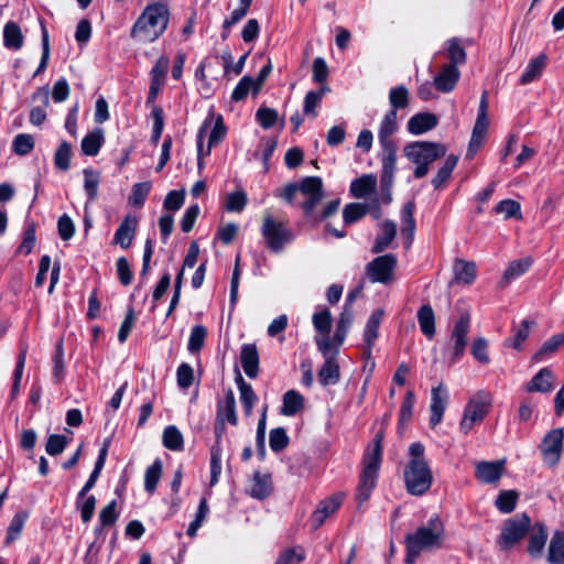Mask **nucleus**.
Masks as SVG:
<instances>
[{
	"label": "nucleus",
	"instance_id": "f03ea898",
	"mask_svg": "<svg viewBox=\"0 0 564 564\" xmlns=\"http://www.w3.org/2000/svg\"><path fill=\"white\" fill-rule=\"evenodd\" d=\"M444 524L441 518L435 514L429 519L426 524L419 527L413 533L405 535V564H414L420 554L424 551L441 549L444 542Z\"/></svg>",
	"mask_w": 564,
	"mask_h": 564
},
{
	"label": "nucleus",
	"instance_id": "de8ad7c7",
	"mask_svg": "<svg viewBox=\"0 0 564 564\" xmlns=\"http://www.w3.org/2000/svg\"><path fill=\"white\" fill-rule=\"evenodd\" d=\"M368 214V204H361V203H350L347 204L344 207L343 210V218L345 225L349 226L358 220H360L362 217H365Z\"/></svg>",
	"mask_w": 564,
	"mask_h": 564
},
{
	"label": "nucleus",
	"instance_id": "7c9ffc66",
	"mask_svg": "<svg viewBox=\"0 0 564 564\" xmlns=\"http://www.w3.org/2000/svg\"><path fill=\"white\" fill-rule=\"evenodd\" d=\"M376 188L377 177L366 174L351 182L350 194L356 198H362L369 194L376 193Z\"/></svg>",
	"mask_w": 564,
	"mask_h": 564
},
{
	"label": "nucleus",
	"instance_id": "09e8293b",
	"mask_svg": "<svg viewBox=\"0 0 564 564\" xmlns=\"http://www.w3.org/2000/svg\"><path fill=\"white\" fill-rule=\"evenodd\" d=\"M519 494L516 490H502L498 495L495 506L501 513H510L516 509Z\"/></svg>",
	"mask_w": 564,
	"mask_h": 564
},
{
	"label": "nucleus",
	"instance_id": "0e129e2a",
	"mask_svg": "<svg viewBox=\"0 0 564 564\" xmlns=\"http://www.w3.org/2000/svg\"><path fill=\"white\" fill-rule=\"evenodd\" d=\"M68 444V438L62 434H52L47 437L45 451L51 456H57L64 452Z\"/></svg>",
	"mask_w": 564,
	"mask_h": 564
},
{
	"label": "nucleus",
	"instance_id": "a878e982",
	"mask_svg": "<svg viewBox=\"0 0 564 564\" xmlns=\"http://www.w3.org/2000/svg\"><path fill=\"white\" fill-rule=\"evenodd\" d=\"M216 417L221 419L223 422H228L234 426L238 424L236 399L231 389L225 393L224 400L218 402Z\"/></svg>",
	"mask_w": 564,
	"mask_h": 564
},
{
	"label": "nucleus",
	"instance_id": "39448f33",
	"mask_svg": "<svg viewBox=\"0 0 564 564\" xmlns=\"http://www.w3.org/2000/svg\"><path fill=\"white\" fill-rule=\"evenodd\" d=\"M446 153L445 145L429 141H416L404 148V155L416 167L413 172L415 178H422L429 173V166Z\"/></svg>",
	"mask_w": 564,
	"mask_h": 564
},
{
	"label": "nucleus",
	"instance_id": "6ab92c4d",
	"mask_svg": "<svg viewBox=\"0 0 564 564\" xmlns=\"http://www.w3.org/2000/svg\"><path fill=\"white\" fill-rule=\"evenodd\" d=\"M384 315V311L382 308L375 310L371 315L369 316L365 330H364V340H365V350L364 354L367 357L371 356L372 347L376 344V340L378 338V330L379 326L381 324L382 317Z\"/></svg>",
	"mask_w": 564,
	"mask_h": 564
},
{
	"label": "nucleus",
	"instance_id": "f257e3e1",
	"mask_svg": "<svg viewBox=\"0 0 564 564\" xmlns=\"http://www.w3.org/2000/svg\"><path fill=\"white\" fill-rule=\"evenodd\" d=\"M170 15L169 6L165 2L148 3L131 28V39L140 43L155 42L166 31Z\"/></svg>",
	"mask_w": 564,
	"mask_h": 564
},
{
	"label": "nucleus",
	"instance_id": "c85d7f7f",
	"mask_svg": "<svg viewBox=\"0 0 564 564\" xmlns=\"http://www.w3.org/2000/svg\"><path fill=\"white\" fill-rule=\"evenodd\" d=\"M317 378L323 387L334 386L340 379V369L335 358H327L321 369L318 370Z\"/></svg>",
	"mask_w": 564,
	"mask_h": 564
},
{
	"label": "nucleus",
	"instance_id": "864d4df0",
	"mask_svg": "<svg viewBox=\"0 0 564 564\" xmlns=\"http://www.w3.org/2000/svg\"><path fill=\"white\" fill-rule=\"evenodd\" d=\"M170 67V58L166 55H162L158 58L150 72V79L152 84L164 85L166 74Z\"/></svg>",
	"mask_w": 564,
	"mask_h": 564
},
{
	"label": "nucleus",
	"instance_id": "3c124183",
	"mask_svg": "<svg viewBox=\"0 0 564 564\" xmlns=\"http://www.w3.org/2000/svg\"><path fill=\"white\" fill-rule=\"evenodd\" d=\"M390 110L397 112L398 109H403L409 105V90L404 85L393 87L389 91Z\"/></svg>",
	"mask_w": 564,
	"mask_h": 564
},
{
	"label": "nucleus",
	"instance_id": "dca6fc26",
	"mask_svg": "<svg viewBox=\"0 0 564 564\" xmlns=\"http://www.w3.org/2000/svg\"><path fill=\"white\" fill-rule=\"evenodd\" d=\"M448 400V393L447 389L443 384H438L437 387L433 388L431 391V417H430V425L432 429H434L436 425H438L442 420L443 415L447 405Z\"/></svg>",
	"mask_w": 564,
	"mask_h": 564
},
{
	"label": "nucleus",
	"instance_id": "f3484780",
	"mask_svg": "<svg viewBox=\"0 0 564 564\" xmlns=\"http://www.w3.org/2000/svg\"><path fill=\"white\" fill-rule=\"evenodd\" d=\"M459 77L458 67H455L454 64H443L440 73L433 79V85L437 91L448 94L456 87Z\"/></svg>",
	"mask_w": 564,
	"mask_h": 564
},
{
	"label": "nucleus",
	"instance_id": "9b49d317",
	"mask_svg": "<svg viewBox=\"0 0 564 564\" xmlns=\"http://www.w3.org/2000/svg\"><path fill=\"white\" fill-rule=\"evenodd\" d=\"M469 328L470 315L469 313H463L456 321L451 334V365L456 364L463 357L467 346Z\"/></svg>",
	"mask_w": 564,
	"mask_h": 564
},
{
	"label": "nucleus",
	"instance_id": "bf43d9fd",
	"mask_svg": "<svg viewBox=\"0 0 564 564\" xmlns=\"http://www.w3.org/2000/svg\"><path fill=\"white\" fill-rule=\"evenodd\" d=\"M447 57L449 59L448 64H454L455 67H458V65L466 62V52L460 46L459 41L455 37L447 42Z\"/></svg>",
	"mask_w": 564,
	"mask_h": 564
},
{
	"label": "nucleus",
	"instance_id": "603ef678",
	"mask_svg": "<svg viewBox=\"0 0 564 564\" xmlns=\"http://www.w3.org/2000/svg\"><path fill=\"white\" fill-rule=\"evenodd\" d=\"M72 145L63 141L54 153V165L57 170L67 171L70 166Z\"/></svg>",
	"mask_w": 564,
	"mask_h": 564
},
{
	"label": "nucleus",
	"instance_id": "4be33fe9",
	"mask_svg": "<svg viewBox=\"0 0 564 564\" xmlns=\"http://www.w3.org/2000/svg\"><path fill=\"white\" fill-rule=\"evenodd\" d=\"M415 210L414 202L404 204L401 210V234L405 238L404 247L409 249L414 240L415 220L413 217Z\"/></svg>",
	"mask_w": 564,
	"mask_h": 564
},
{
	"label": "nucleus",
	"instance_id": "ea45409f",
	"mask_svg": "<svg viewBox=\"0 0 564 564\" xmlns=\"http://www.w3.org/2000/svg\"><path fill=\"white\" fill-rule=\"evenodd\" d=\"M547 561L551 564H564V531H555L549 545Z\"/></svg>",
	"mask_w": 564,
	"mask_h": 564
},
{
	"label": "nucleus",
	"instance_id": "49530a36",
	"mask_svg": "<svg viewBox=\"0 0 564 564\" xmlns=\"http://www.w3.org/2000/svg\"><path fill=\"white\" fill-rule=\"evenodd\" d=\"M352 319H354L352 311L347 308V306L344 307L343 312L340 313L339 319L337 322L336 330L334 334V341L337 347H339L344 343L346 335L348 333V329L352 323Z\"/></svg>",
	"mask_w": 564,
	"mask_h": 564
},
{
	"label": "nucleus",
	"instance_id": "774afa93",
	"mask_svg": "<svg viewBox=\"0 0 564 564\" xmlns=\"http://www.w3.org/2000/svg\"><path fill=\"white\" fill-rule=\"evenodd\" d=\"M313 325L316 332L327 335L332 328V315L328 308H324L313 315Z\"/></svg>",
	"mask_w": 564,
	"mask_h": 564
},
{
	"label": "nucleus",
	"instance_id": "a19ab883",
	"mask_svg": "<svg viewBox=\"0 0 564 564\" xmlns=\"http://www.w3.org/2000/svg\"><path fill=\"white\" fill-rule=\"evenodd\" d=\"M163 471V464L160 458H156L152 465H150L144 473V489L149 494H153L156 490L158 484L161 479Z\"/></svg>",
	"mask_w": 564,
	"mask_h": 564
},
{
	"label": "nucleus",
	"instance_id": "4468645a",
	"mask_svg": "<svg viewBox=\"0 0 564 564\" xmlns=\"http://www.w3.org/2000/svg\"><path fill=\"white\" fill-rule=\"evenodd\" d=\"M344 495L336 492L333 496L322 500L316 509L313 511L310 522L314 530L318 529L324 524L326 519L330 517L341 506Z\"/></svg>",
	"mask_w": 564,
	"mask_h": 564
},
{
	"label": "nucleus",
	"instance_id": "338daca9",
	"mask_svg": "<svg viewBox=\"0 0 564 564\" xmlns=\"http://www.w3.org/2000/svg\"><path fill=\"white\" fill-rule=\"evenodd\" d=\"M305 560V553L302 547H288L283 550L274 564H293L294 562L301 563Z\"/></svg>",
	"mask_w": 564,
	"mask_h": 564
},
{
	"label": "nucleus",
	"instance_id": "2eb2a0df",
	"mask_svg": "<svg viewBox=\"0 0 564 564\" xmlns=\"http://www.w3.org/2000/svg\"><path fill=\"white\" fill-rule=\"evenodd\" d=\"M505 464L506 462L503 459L495 462H479L476 465L475 476L484 484H497L505 471Z\"/></svg>",
	"mask_w": 564,
	"mask_h": 564
},
{
	"label": "nucleus",
	"instance_id": "4d7b16f0",
	"mask_svg": "<svg viewBox=\"0 0 564 564\" xmlns=\"http://www.w3.org/2000/svg\"><path fill=\"white\" fill-rule=\"evenodd\" d=\"M207 336V329L203 325H195L193 326L188 343H187V349L191 354L198 352L205 343Z\"/></svg>",
	"mask_w": 564,
	"mask_h": 564
},
{
	"label": "nucleus",
	"instance_id": "e2e57ef3",
	"mask_svg": "<svg viewBox=\"0 0 564 564\" xmlns=\"http://www.w3.org/2000/svg\"><path fill=\"white\" fill-rule=\"evenodd\" d=\"M34 149V139L31 134L20 133L14 137L12 150L18 155H26Z\"/></svg>",
	"mask_w": 564,
	"mask_h": 564
},
{
	"label": "nucleus",
	"instance_id": "72a5a7b5",
	"mask_svg": "<svg viewBox=\"0 0 564 564\" xmlns=\"http://www.w3.org/2000/svg\"><path fill=\"white\" fill-rule=\"evenodd\" d=\"M547 540V531L544 524L536 523L530 535L528 552L532 557L541 555Z\"/></svg>",
	"mask_w": 564,
	"mask_h": 564
},
{
	"label": "nucleus",
	"instance_id": "f8f14e48",
	"mask_svg": "<svg viewBox=\"0 0 564 564\" xmlns=\"http://www.w3.org/2000/svg\"><path fill=\"white\" fill-rule=\"evenodd\" d=\"M299 186V192L306 196L301 204L305 216H313V210L323 198V182L318 176L304 177Z\"/></svg>",
	"mask_w": 564,
	"mask_h": 564
},
{
	"label": "nucleus",
	"instance_id": "423d86ee",
	"mask_svg": "<svg viewBox=\"0 0 564 564\" xmlns=\"http://www.w3.org/2000/svg\"><path fill=\"white\" fill-rule=\"evenodd\" d=\"M261 235L265 247L274 253L281 252L294 238L289 223L278 220L271 215L263 218Z\"/></svg>",
	"mask_w": 564,
	"mask_h": 564
},
{
	"label": "nucleus",
	"instance_id": "b1692460",
	"mask_svg": "<svg viewBox=\"0 0 564 564\" xmlns=\"http://www.w3.org/2000/svg\"><path fill=\"white\" fill-rule=\"evenodd\" d=\"M488 126V118L477 117L466 153L467 159H473L475 154L478 152V150L482 147L487 134Z\"/></svg>",
	"mask_w": 564,
	"mask_h": 564
},
{
	"label": "nucleus",
	"instance_id": "a18cd8bd",
	"mask_svg": "<svg viewBox=\"0 0 564 564\" xmlns=\"http://www.w3.org/2000/svg\"><path fill=\"white\" fill-rule=\"evenodd\" d=\"M329 88L322 86L318 90H310L306 93L303 102V111L307 116L316 117V108L321 105L322 99Z\"/></svg>",
	"mask_w": 564,
	"mask_h": 564
},
{
	"label": "nucleus",
	"instance_id": "2f4dec72",
	"mask_svg": "<svg viewBox=\"0 0 564 564\" xmlns=\"http://www.w3.org/2000/svg\"><path fill=\"white\" fill-rule=\"evenodd\" d=\"M546 65V56L545 54H540L536 57L530 59L528 63L525 70L522 73L520 77L521 85H528L536 79H539L542 75V72Z\"/></svg>",
	"mask_w": 564,
	"mask_h": 564
},
{
	"label": "nucleus",
	"instance_id": "ddd939ff",
	"mask_svg": "<svg viewBox=\"0 0 564 564\" xmlns=\"http://www.w3.org/2000/svg\"><path fill=\"white\" fill-rule=\"evenodd\" d=\"M563 429L551 430L543 437L540 444V451L547 466L554 467L558 464L563 449Z\"/></svg>",
	"mask_w": 564,
	"mask_h": 564
},
{
	"label": "nucleus",
	"instance_id": "79ce46f5",
	"mask_svg": "<svg viewBox=\"0 0 564 564\" xmlns=\"http://www.w3.org/2000/svg\"><path fill=\"white\" fill-rule=\"evenodd\" d=\"M533 261L530 257L521 258L511 261L507 269L505 270V273L502 275V279L506 282H509L511 280H514L522 274H524L532 265Z\"/></svg>",
	"mask_w": 564,
	"mask_h": 564
},
{
	"label": "nucleus",
	"instance_id": "473e14b6",
	"mask_svg": "<svg viewBox=\"0 0 564 564\" xmlns=\"http://www.w3.org/2000/svg\"><path fill=\"white\" fill-rule=\"evenodd\" d=\"M417 322L424 336L432 339L435 336V315L430 304H424L419 308Z\"/></svg>",
	"mask_w": 564,
	"mask_h": 564
},
{
	"label": "nucleus",
	"instance_id": "052dcab7",
	"mask_svg": "<svg viewBox=\"0 0 564 564\" xmlns=\"http://www.w3.org/2000/svg\"><path fill=\"white\" fill-rule=\"evenodd\" d=\"M84 189L89 202H94L98 195L99 175L90 169L84 170Z\"/></svg>",
	"mask_w": 564,
	"mask_h": 564
},
{
	"label": "nucleus",
	"instance_id": "aec40b11",
	"mask_svg": "<svg viewBox=\"0 0 564 564\" xmlns=\"http://www.w3.org/2000/svg\"><path fill=\"white\" fill-rule=\"evenodd\" d=\"M438 123L437 117L432 112H419L408 121V131L414 135L423 134L434 129Z\"/></svg>",
	"mask_w": 564,
	"mask_h": 564
},
{
	"label": "nucleus",
	"instance_id": "4c0bfd02",
	"mask_svg": "<svg viewBox=\"0 0 564 564\" xmlns=\"http://www.w3.org/2000/svg\"><path fill=\"white\" fill-rule=\"evenodd\" d=\"M564 345V333H558L543 343L541 348L532 356V361L540 362L553 355Z\"/></svg>",
	"mask_w": 564,
	"mask_h": 564
},
{
	"label": "nucleus",
	"instance_id": "c9c22d12",
	"mask_svg": "<svg viewBox=\"0 0 564 564\" xmlns=\"http://www.w3.org/2000/svg\"><path fill=\"white\" fill-rule=\"evenodd\" d=\"M458 162V156L449 154L444 164L438 169L436 175L432 178L434 189H442L451 178L454 169Z\"/></svg>",
	"mask_w": 564,
	"mask_h": 564
},
{
	"label": "nucleus",
	"instance_id": "e433bc0d",
	"mask_svg": "<svg viewBox=\"0 0 564 564\" xmlns=\"http://www.w3.org/2000/svg\"><path fill=\"white\" fill-rule=\"evenodd\" d=\"M454 276L457 283L471 284L476 279V264L473 261L456 260Z\"/></svg>",
	"mask_w": 564,
	"mask_h": 564
},
{
	"label": "nucleus",
	"instance_id": "69168bd1",
	"mask_svg": "<svg viewBox=\"0 0 564 564\" xmlns=\"http://www.w3.org/2000/svg\"><path fill=\"white\" fill-rule=\"evenodd\" d=\"M248 203L247 194L243 191L229 193L226 199V209L232 213H241Z\"/></svg>",
	"mask_w": 564,
	"mask_h": 564
},
{
	"label": "nucleus",
	"instance_id": "1a4fd4ad",
	"mask_svg": "<svg viewBox=\"0 0 564 564\" xmlns=\"http://www.w3.org/2000/svg\"><path fill=\"white\" fill-rule=\"evenodd\" d=\"M491 406L490 399L485 394H477L471 398L465 406L459 430L465 435L468 434L474 425L480 424L489 413Z\"/></svg>",
	"mask_w": 564,
	"mask_h": 564
},
{
	"label": "nucleus",
	"instance_id": "f704fd0d",
	"mask_svg": "<svg viewBox=\"0 0 564 564\" xmlns=\"http://www.w3.org/2000/svg\"><path fill=\"white\" fill-rule=\"evenodd\" d=\"M381 228L382 234L376 238L371 248L373 253H380L386 250L391 245L397 235V226L392 220H384L381 225Z\"/></svg>",
	"mask_w": 564,
	"mask_h": 564
},
{
	"label": "nucleus",
	"instance_id": "13d9d810",
	"mask_svg": "<svg viewBox=\"0 0 564 564\" xmlns=\"http://www.w3.org/2000/svg\"><path fill=\"white\" fill-rule=\"evenodd\" d=\"M290 438L284 427H275L270 431L269 445L270 448L279 453L289 445Z\"/></svg>",
	"mask_w": 564,
	"mask_h": 564
},
{
	"label": "nucleus",
	"instance_id": "c03bdc74",
	"mask_svg": "<svg viewBox=\"0 0 564 564\" xmlns=\"http://www.w3.org/2000/svg\"><path fill=\"white\" fill-rule=\"evenodd\" d=\"M36 242V224L33 220L25 221L23 239L18 247V252L28 256L34 249Z\"/></svg>",
	"mask_w": 564,
	"mask_h": 564
},
{
	"label": "nucleus",
	"instance_id": "cd10ccee",
	"mask_svg": "<svg viewBox=\"0 0 564 564\" xmlns=\"http://www.w3.org/2000/svg\"><path fill=\"white\" fill-rule=\"evenodd\" d=\"M236 383L240 393V402L242 404L243 412L247 416H250L252 414L253 406L258 401V397L251 384L246 382L240 373L236 377Z\"/></svg>",
	"mask_w": 564,
	"mask_h": 564
},
{
	"label": "nucleus",
	"instance_id": "412c9836",
	"mask_svg": "<svg viewBox=\"0 0 564 564\" xmlns=\"http://www.w3.org/2000/svg\"><path fill=\"white\" fill-rule=\"evenodd\" d=\"M240 362L245 373L254 379L259 373V354L256 344H243L240 351Z\"/></svg>",
	"mask_w": 564,
	"mask_h": 564
},
{
	"label": "nucleus",
	"instance_id": "6e6d98bb",
	"mask_svg": "<svg viewBox=\"0 0 564 564\" xmlns=\"http://www.w3.org/2000/svg\"><path fill=\"white\" fill-rule=\"evenodd\" d=\"M497 214H503L506 219H522L521 206L513 199H503L495 206Z\"/></svg>",
	"mask_w": 564,
	"mask_h": 564
},
{
	"label": "nucleus",
	"instance_id": "5fc2aeb1",
	"mask_svg": "<svg viewBox=\"0 0 564 564\" xmlns=\"http://www.w3.org/2000/svg\"><path fill=\"white\" fill-rule=\"evenodd\" d=\"M254 89L256 84L253 82V78L246 75L238 82V84L234 88L231 93V100L236 102L245 100L250 91L254 95Z\"/></svg>",
	"mask_w": 564,
	"mask_h": 564
},
{
	"label": "nucleus",
	"instance_id": "7ed1b4c3",
	"mask_svg": "<svg viewBox=\"0 0 564 564\" xmlns=\"http://www.w3.org/2000/svg\"><path fill=\"white\" fill-rule=\"evenodd\" d=\"M382 442L383 432L379 431L364 453L362 470L356 494V498L360 505L370 498L372 490L377 486L379 469L382 463Z\"/></svg>",
	"mask_w": 564,
	"mask_h": 564
},
{
	"label": "nucleus",
	"instance_id": "20e7f679",
	"mask_svg": "<svg viewBox=\"0 0 564 564\" xmlns=\"http://www.w3.org/2000/svg\"><path fill=\"white\" fill-rule=\"evenodd\" d=\"M398 129V116L394 110H389L380 122L378 139L382 148L381 156V185L390 186L393 181L397 163V144L391 135Z\"/></svg>",
	"mask_w": 564,
	"mask_h": 564
},
{
	"label": "nucleus",
	"instance_id": "393cba45",
	"mask_svg": "<svg viewBox=\"0 0 564 564\" xmlns=\"http://www.w3.org/2000/svg\"><path fill=\"white\" fill-rule=\"evenodd\" d=\"M272 479L270 474H261L254 471L252 475V484L249 489V495L258 500H264L272 492Z\"/></svg>",
	"mask_w": 564,
	"mask_h": 564
},
{
	"label": "nucleus",
	"instance_id": "c756f323",
	"mask_svg": "<svg viewBox=\"0 0 564 564\" xmlns=\"http://www.w3.org/2000/svg\"><path fill=\"white\" fill-rule=\"evenodd\" d=\"M24 37L18 23L8 21L3 28V45L8 50L19 51L22 48Z\"/></svg>",
	"mask_w": 564,
	"mask_h": 564
},
{
	"label": "nucleus",
	"instance_id": "8fccbe9b",
	"mask_svg": "<svg viewBox=\"0 0 564 564\" xmlns=\"http://www.w3.org/2000/svg\"><path fill=\"white\" fill-rule=\"evenodd\" d=\"M152 188L150 181L135 183L132 186L129 204L134 207H142Z\"/></svg>",
	"mask_w": 564,
	"mask_h": 564
},
{
	"label": "nucleus",
	"instance_id": "680f3d73",
	"mask_svg": "<svg viewBox=\"0 0 564 564\" xmlns=\"http://www.w3.org/2000/svg\"><path fill=\"white\" fill-rule=\"evenodd\" d=\"M151 118L153 120V129L151 134V142L158 144L163 129H164V113L163 109L159 106H153L151 109Z\"/></svg>",
	"mask_w": 564,
	"mask_h": 564
},
{
	"label": "nucleus",
	"instance_id": "6e6552de",
	"mask_svg": "<svg viewBox=\"0 0 564 564\" xmlns=\"http://www.w3.org/2000/svg\"><path fill=\"white\" fill-rule=\"evenodd\" d=\"M531 520L527 513L516 514L503 522L501 532L497 539V545L501 551H508L518 544L528 533Z\"/></svg>",
	"mask_w": 564,
	"mask_h": 564
},
{
	"label": "nucleus",
	"instance_id": "37998d69",
	"mask_svg": "<svg viewBox=\"0 0 564 564\" xmlns=\"http://www.w3.org/2000/svg\"><path fill=\"white\" fill-rule=\"evenodd\" d=\"M162 441L163 445L170 451L180 452L184 448L183 435L175 425H169L164 429Z\"/></svg>",
	"mask_w": 564,
	"mask_h": 564
},
{
	"label": "nucleus",
	"instance_id": "0eeeda50",
	"mask_svg": "<svg viewBox=\"0 0 564 564\" xmlns=\"http://www.w3.org/2000/svg\"><path fill=\"white\" fill-rule=\"evenodd\" d=\"M406 491L412 496H423L433 484V474L427 462L408 460L403 470Z\"/></svg>",
	"mask_w": 564,
	"mask_h": 564
},
{
	"label": "nucleus",
	"instance_id": "a211bd4d",
	"mask_svg": "<svg viewBox=\"0 0 564 564\" xmlns=\"http://www.w3.org/2000/svg\"><path fill=\"white\" fill-rule=\"evenodd\" d=\"M138 228V218L127 215L117 228L112 242L119 245L122 249H128L132 245Z\"/></svg>",
	"mask_w": 564,
	"mask_h": 564
},
{
	"label": "nucleus",
	"instance_id": "9d476101",
	"mask_svg": "<svg viewBox=\"0 0 564 564\" xmlns=\"http://www.w3.org/2000/svg\"><path fill=\"white\" fill-rule=\"evenodd\" d=\"M398 259L392 253L379 256L366 265V275L372 283L389 284L394 280Z\"/></svg>",
	"mask_w": 564,
	"mask_h": 564
},
{
	"label": "nucleus",
	"instance_id": "58836bf2",
	"mask_svg": "<svg viewBox=\"0 0 564 564\" xmlns=\"http://www.w3.org/2000/svg\"><path fill=\"white\" fill-rule=\"evenodd\" d=\"M304 408L303 395L295 391L289 390L284 393L282 400V414L286 416H293L297 414Z\"/></svg>",
	"mask_w": 564,
	"mask_h": 564
},
{
	"label": "nucleus",
	"instance_id": "5701e85b",
	"mask_svg": "<svg viewBox=\"0 0 564 564\" xmlns=\"http://www.w3.org/2000/svg\"><path fill=\"white\" fill-rule=\"evenodd\" d=\"M554 389V373L551 368L540 369L527 384L528 392L549 393Z\"/></svg>",
	"mask_w": 564,
	"mask_h": 564
},
{
	"label": "nucleus",
	"instance_id": "bb28decb",
	"mask_svg": "<svg viewBox=\"0 0 564 564\" xmlns=\"http://www.w3.org/2000/svg\"><path fill=\"white\" fill-rule=\"evenodd\" d=\"M105 143V132L101 128H96L88 132L82 140L80 149L83 154L96 156Z\"/></svg>",
	"mask_w": 564,
	"mask_h": 564
}]
</instances>
